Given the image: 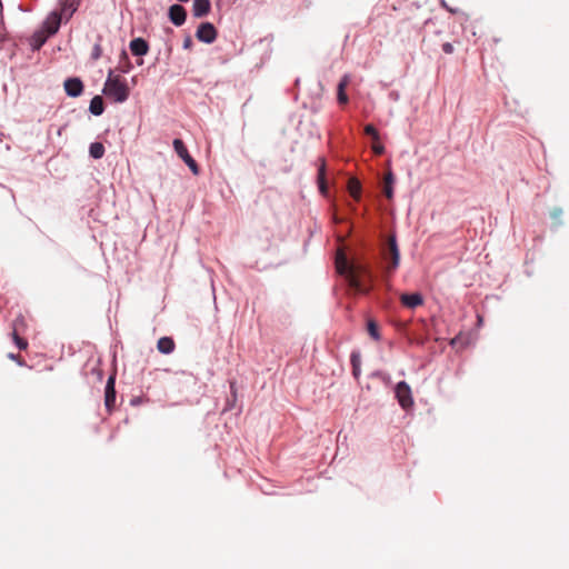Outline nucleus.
Here are the masks:
<instances>
[{"mask_svg": "<svg viewBox=\"0 0 569 569\" xmlns=\"http://www.w3.org/2000/svg\"><path fill=\"white\" fill-rule=\"evenodd\" d=\"M103 94L116 103L127 101L130 96V88L121 76L110 70L102 90Z\"/></svg>", "mask_w": 569, "mask_h": 569, "instance_id": "f257e3e1", "label": "nucleus"}, {"mask_svg": "<svg viewBox=\"0 0 569 569\" xmlns=\"http://www.w3.org/2000/svg\"><path fill=\"white\" fill-rule=\"evenodd\" d=\"M337 271L341 274H346L349 287L356 292H367L368 289L363 284L359 276V270L355 266H350L346 256L340 252L336 260Z\"/></svg>", "mask_w": 569, "mask_h": 569, "instance_id": "f03ea898", "label": "nucleus"}, {"mask_svg": "<svg viewBox=\"0 0 569 569\" xmlns=\"http://www.w3.org/2000/svg\"><path fill=\"white\" fill-rule=\"evenodd\" d=\"M385 259L389 260L388 271H393L398 268L400 262V252L397 244L396 237L391 236L387 241V249L385 251Z\"/></svg>", "mask_w": 569, "mask_h": 569, "instance_id": "7ed1b4c3", "label": "nucleus"}, {"mask_svg": "<svg viewBox=\"0 0 569 569\" xmlns=\"http://www.w3.org/2000/svg\"><path fill=\"white\" fill-rule=\"evenodd\" d=\"M173 148L177 154L184 161V163L190 168L193 174L199 173V167L194 159L189 154L184 143L180 139L173 140Z\"/></svg>", "mask_w": 569, "mask_h": 569, "instance_id": "20e7f679", "label": "nucleus"}, {"mask_svg": "<svg viewBox=\"0 0 569 569\" xmlns=\"http://www.w3.org/2000/svg\"><path fill=\"white\" fill-rule=\"evenodd\" d=\"M217 29L210 22H202L196 31V38L204 43H212L217 39Z\"/></svg>", "mask_w": 569, "mask_h": 569, "instance_id": "39448f33", "label": "nucleus"}, {"mask_svg": "<svg viewBox=\"0 0 569 569\" xmlns=\"http://www.w3.org/2000/svg\"><path fill=\"white\" fill-rule=\"evenodd\" d=\"M396 397L402 408L412 406L411 389L405 381H400L396 387Z\"/></svg>", "mask_w": 569, "mask_h": 569, "instance_id": "423d86ee", "label": "nucleus"}, {"mask_svg": "<svg viewBox=\"0 0 569 569\" xmlns=\"http://www.w3.org/2000/svg\"><path fill=\"white\" fill-rule=\"evenodd\" d=\"M62 19L63 18L61 14H59V12H51L44 20L42 30L46 32L47 36H53L54 33L58 32Z\"/></svg>", "mask_w": 569, "mask_h": 569, "instance_id": "0eeeda50", "label": "nucleus"}, {"mask_svg": "<svg viewBox=\"0 0 569 569\" xmlns=\"http://www.w3.org/2000/svg\"><path fill=\"white\" fill-rule=\"evenodd\" d=\"M63 88L69 97L76 98L82 94L83 83L80 78H68L64 80Z\"/></svg>", "mask_w": 569, "mask_h": 569, "instance_id": "6e6552de", "label": "nucleus"}, {"mask_svg": "<svg viewBox=\"0 0 569 569\" xmlns=\"http://www.w3.org/2000/svg\"><path fill=\"white\" fill-rule=\"evenodd\" d=\"M168 14L170 21L177 27H180L186 22L187 11L181 4H172L169 8Z\"/></svg>", "mask_w": 569, "mask_h": 569, "instance_id": "1a4fd4ad", "label": "nucleus"}, {"mask_svg": "<svg viewBox=\"0 0 569 569\" xmlns=\"http://www.w3.org/2000/svg\"><path fill=\"white\" fill-rule=\"evenodd\" d=\"M116 403L114 376H110L104 390V406L110 412Z\"/></svg>", "mask_w": 569, "mask_h": 569, "instance_id": "9d476101", "label": "nucleus"}, {"mask_svg": "<svg viewBox=\"0 0 569 569\" xmlns=\"http://www.w3.org/2000/svg\"><path fill=\"white\" fill-rule=\"evenodd\" d=\"M400 301L406 308L415 309L423 305V297L419 292L402 293L400 296Z\"/></svg>", "mask_w": 569, "mask_h": 569, "instance_id": "9b49d317", "label": "nucleus"}, {"mask_svg": "<svg viewBox=\"0 0 569 569\" xmlns=\"http://www.w3.org/2000/svg\"><path fill=\"white\" fill-rule=\"evenodd\" d=\"M211 10L210 0H193L192 14L196 18L206 17Z\"/></svg>", "mask_w": 569, "mask_h": 569, "instance_id": "f8f14e48", "label": "nucleus"}, {"mask_svg": "<svg viewBox=\"0 0 569 569\" xmlns=\"http://www.w3.org/2000/svg\"><path fill=\"white\" fill-rule=\"evenodd\" d=\"M130 50L134 56H144L149 51V44L142 38H136L130 42Z\"/></svg>", "mask_w": 569, "mask_h": 569, "instance_id": "ddd939ff", "label": "nucleus"}, {"mask_svg": "<svg viewBox=\"0 0 569 569\" xmlns=\"http://www.w3.org/2000/svg\"><path fill=\"white\" fill-rule=\"evenodd\" d=\"M350 82V78L348 74H345L341 80L338 83L337 88V99L340 104H347L349 101V98L346 93V88L348 87Z\"/></svg>", "mask_w": 569, "mask_h": 569, "instance_id": "4468645a", "label": "nucleus"}, {"mask_svg": "<svg viewBox=\"0 0 569 569\" xmlns=\"http://www.w3.org/2000/svg\"><path fill=\"white\" fill-rule=\"evenodd\" d=\"M79 4L80 0H66L62 3L61 11L59 12V14H61L62 18L68 20L78 10Z\"/></svg>", "mask_w": 569, "mask_h": 569, "instance_id": "2eb2a0df", "label": "nucleus"}, {"mask_svg": "<svg viewBox=\"0 0 569 569\" xmlns=\"http://www.w3.org/2000/svg\"><path fill=\"white\" fill-rule=\"evenodd\" d=\"M393 183L395 176L391 171H388L383 177V193L388 199L393 197Z\"/></svg>", "mask_w": 569, "mask_h": 569, "instance_id": "dca6fc26", "label": "nucleus"}, {"mask_svg": "<svg viewBox=\"0 0 569 569\" xmlns=\"http://www.w3.org/2000/svg\"><path fill=\"white\" fill-rule=\"evenodd\" d=\"M157 348L161 353H171L174 350V341L170 337H162L158 340Z\"/></svg>", "mask_w": 569, "mask_h": 569, "instance_id": "f3484780", "label": "nucleus"}, {"mask_svg": "<svg viewBox=\"0 0 569 569\" xmlns=\"http://www.w3.org/2000/svg\"><path fill=\"white\" fill-rule=\"evenodd\" d=\"M348 191L356 201H359L361 196L360 181L356 178H350L348 181Z\"/></svg>", "mask_w": 569, "mask_h": 569, "instance_id": "a211bd4d", "label": "nucleus"}, {"mask_svg": "<svg viewBox=\"0 0 569 569\" xmlns=\"http://www.w3.org/2000/svg\"><path fill=\"white\" fill-rule=\"evenodd\" d=\"M89 110L94 116H100L104 111L103 100L100 96H94L90 101Z\"/></svg>", "mask_w": 569, "mask_h": 569, "instance_id": "6ab92c4d", "label": "nucleus"}, {"mask_svg": "<svg viewBox=\"0 0 569 569\" xmlns=\"http://www.w3.org/2000/svg\"><path fill=\"white\" fill-rule=\"evenodd\" d=\"M320 167L318 170V184L321 193L327 192V182H326V161L323 158L320 159Z\"/></svg>", "mask_w": 569, "mask_h": 569, "instance_id": "aec40b11", "label": "nucleus"}, {"mask_svg": "<svg viewBox=\"0 0 569 569\" xmlns=\"http://www.w3.org/2000/svg\"><path fill=\"white\" fill-rule=\"evenodd\" d=\"M350 362L352 366V375L355 378H359L361 372V356L360 352L353 351L350 356Z\"/></svg>", "mask_w": 569, "mask_h": 569, "instance_id": "412c9836", "label": "nucleus"}, {"mask_svg": "<svg viewBox=\"0 0 569 569\" xmlns=\"http://www.w3.org/2000/svg\"><path fill=\"white\" fill-rule=\"evenodd\" d=\"M89 153L94 159H100L104 154V147L101 142H93L90 144Z\"/></svg>", "mask_w": 569, "mask_h": 569, "instance_id": "4be33fe9", "label": "nucleus"}, {"mask_svg": "<svg viewBox=\"0 0 569 569\" xmlns=\"http://www.w3.org/2000/svg\"><path fill=\"white\" fill-rule=\"evenodd\" d=\"M48 37L49 36H47L43 30L36 32L32 37V42H31L32 47L34 49H40L43 46V43L47 41Z\"/></svg>", "mask_w": 569, "mask_h": 569, "instance_id": "5701e85b", "label": "nucleus"}, {"mask_svg": "<svg viewBox=\"0 0 569 569\" xmlns=\"http://www.w3.org/2000/svg\"><path fill=\"white\" fill-rule=\"evenodd\" d=\"M367 330H368V333L370 335V337L372 339H375L376 341L380 340V333H379L378 325H377V322L375 320H369L368 321Z\"/></svg>", "mask_w": 569, "mask_h": 569, "instance_id": "b1692460", "label": "nucleus"}, {"mask_svg": "<svg viewBox=\"0 0 569 569\" xmlns=\"http://www.w3.org/2000/svg\"><path fill=\"white\" fill-rule=\"evenodd\" d=\"M365 133L370 136L372 141H379L380 140V134H379L378 130L375 128L373 124H367L365 127Z\"/></svg>", "mask_w": 569, "mask_h": 569, "instance_id": "393cba45", "label": "nucleus"}, {"mask_svg": "<svg viewBox=\"0 0 569 569\" xmlns=\"http://www.w3.org/2000/svg\"><path fill=\"white\" fill-rule=\"evenodd\" d=\"M12 338L19 349H21V350L27 349V347H28L27 340L21 338L16 331H13Z\"/></svg>", "mask_w": 569, "mask_h": 569, "instance_id": "a878e982", "label": "nucleus"}, {"mask_svg": "<svg viewBox=\"0 0 569 569\" xmlns=\"http://www.w3.org/2000/svg\"><path fill=\"white\" fill-rule=\"evenodd\" d=\"M372 151L378 156H380L385 152V147L380 143V140L372 141Z\"/></svg>", "mask_w": 569, "mask_h": 569, "instance_id": "bb28decb", "label": "nucleus"}, {"mask_svg": "<svg viewBox=\"0 0 569 569\" xmlns=\"http://www.w3.org/2000/svg\"><path fill=\"white\" fill-rule=\"evenodd\" d=\"M101 53H102L101 46L97 43V44L93 47L92 58L97 60V59H99V58L101 57Z\"/></svg>", "mask_w": 569, "mask_h": 569, "instance_id": "cd10ccee", "label": "nucleus"}, {"mask_svg": "<svg viewBox=\"0 0 569 569\" xmlns=\"http://www.w3.org/2000/svg\"><path fill=\"white\" fill-rule=\"evenodd\" d=\"M442 50L447 54H451L453 52V46L450 42H445L442 44Z\"/></svg>", "mask_w": 569, "mask_h": 569, "instance_id": "c85d7f7f", "label": "nucleus"}, {"mask_svg": "<svg viewBox=\"0 0 569 569\" xmlns=\"http://www.w3.org/2000/svg\"><path fill=\"white\" fill-rule=\"evenodd\" d=\"M191 46H192L191 38H189V37L186 38L184 41H183V48L189 49Z\"/></svg>", "mask_w": 569, "mask_h": 569, "instance_id": "c756f323", "label": "nucleus"}, {"mask_svg": "<svg viewBox=\"0 0 569 569\" xmlns=\"http://www.w3.org/2000/svg\"><path fill=\"white\" fill-rule=\"evenodd\" d=\"M18 357H19V356L10 355V358H11V359H14V360H16V359H18Z\"/></svg>", "mask_w": 569, "mask_h": 569, "instance_id": "7c9ffc66", "label": "nucleus"}]
</instances>
